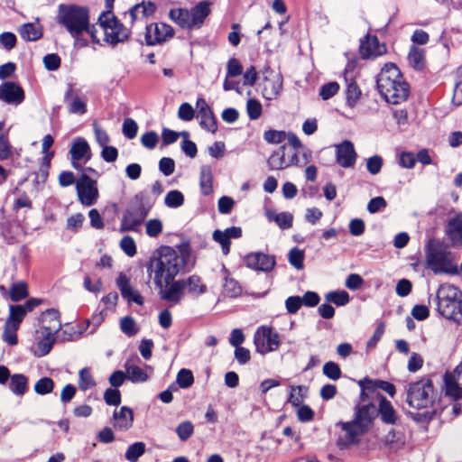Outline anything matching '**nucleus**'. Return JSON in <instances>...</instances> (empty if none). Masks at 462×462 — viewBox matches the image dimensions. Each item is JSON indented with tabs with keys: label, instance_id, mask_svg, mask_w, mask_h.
Wrapping results in <instances>:
<instances>
[{
	"label": "nucleus",
	"instance_id": "f257e3e1",
	"mask_svg": "<svg viewBox=\"0 0 462 462\" xmlns=\"http://www.w3.org/2000/svg\"><path fill=\"white\" fill-rule=\"evenodd\" d=\"M158 254V257L151 260L147 271L153 273V282L162 300L177 305L182 300L186 292L194 298L207 292L206 283L197 274L174 280L185 269L189 261L188 245L180 247L179 252L170 246H163Z\"/></svg>",
	"mask_w": 462,
	"mask_h": 462
},
{
	"label": "nucleus",
	"instance_id": "f03ea898",
	"mask_svg": "<svg viewBox=\"0 0 462 462\" xmlns=\"http://www.w3.org/2000/svg\"><path fill=\"white\" fill-rule=\"evenodd\" d=\"M376 84L380 95L387 103L397 105L405 101L409 96V85L393 63L383 66L377 77Z\"/></svg>",
	"mask_w": 462,
	"mask_h": 462
},
{
	"label": "nucleus",
	"instance_id": "7ed1b4c3",
	"mask_svg": "<svg viewBox=\"0 0 462 462\" xmlns=\"http://www.w3.org/2000/svg\"><path fill=\"white\" fill-rule=\"evenodd\" d=\"M376 416V406L373 402L356 404L353 420L337 423V426L346 433L345 445L358 443V438L368 432Z\"/></svg>",
	"mask_w": 462,
	"mask_h": 462
},
{
	"label": "nucleus",
	"instance_id": "20e7f679",
	"mask_svg": "<svg viewBox=\"0 0 462 462\" xmlns=\"http://www.w3.org/2000/svg\"><path fill=\"white\" fill-rule=\"evenodd\" d=\"M426 267L434 274H458L456 255L442 243L430 239L425 246Z\"/></svg>",
	"mask_w": 462,
	"mask_h": 462
},
{
	"label": "nucleus",
	"instance_id": "39448f33",
	"mask_svg": "<svg viewBox=\"0 0 462 462\" xmlns=\"http://www.w3.org/2000/svg\"><path fill=\"white\" fill-rule=\"evenodd\" d=\"M57 23L74 38L75 45L84 47L83 34L87 32V9L76 5L60 4L58 6Z\"/></svg>",
	"mask_w": 462,
	"mask_h": 462
},
{
	"label": "nucleus",
	"instance_id": "423d86ee",
	"mask_svg": "<svg viewBox=\"0 0 462 462\" xmlns=\"http://www.w3.org/2000/svg\"><path fill=\"white\" fill-rule=\"evenodd\" d=\"M438 310L448 319L462 324V291L453 284L445 283L437 291Z\"/></svg>",
	"mask_w": 462,
	"mask_h": 462
},
{
	"label": "nucleus",
	"instance_id": "0eeeda50",
	"mask_svg": "<svg viewBox=\"0 0 462 462\" xmlns=\"http://www.w3.org/2000/svg\"><path fill=\"white\" fill-rule=\"evenodd\" d=\"M97 24L104 32L103 41L113 47L127 42L131 36V30L111 10L102 12Z\"/></svg>",
	"mask_w": 462,
	"mask_h": 462
},
{
	"label": "nucleus",
	"instance_id": "6e6552de",
	"mask_svg": "<svg viewBox=\"0 0 462 462\" xmlns=\"http://www.w3.org/2000/svg\"><path fill=\"white\" fill-rule=\"evenodd\" d=\"M152 206L143 194H137L131 200L123 215L120 231H134L143 224Z\"/></svg>",
	"mask_w": 462,
	"mask_h": 462
},
{
	"label": "nucleus",
	"instance_id": "1a4fd4ad",
	"mask_svg": "<svg viewBox=\"0 0 462 462\" xmlns=\"http://www.w3.org/2000/svg\"><path fill=\"white\" fill-rule=\"evenodd\" d=\"M69 153L71 155L72 166L82 171L76 182V187L80 202L83 205H87V173L83 170L85 162H81L87 154V141L84 138L74 140Z\"/></svg>",
	"mask_w": 462,
	"mask_h": 462
},
{
	"label": "nucleus",
	"instance_id": "9d476101",
	"mask_svg": "<svg viewBox=\"0 0 462 462\" xmlns=\"http://www.w3.org/2000/svg\"><path fill=\"white\" fill-rule=\"evenodd\" d=\"M406 402L410 407L420 410L433 403V384L430 379L411 383L407 388Z\"/></svg>",
	"mask_w": 462,
	"mask_h": 462
},
{
	"label": "nucleus",
	"instance_id": "9b49d317",
	"mask_svg": "<svg viewBox=\"0 0 462 462\" xmlns=\"http://www.w3.org/2000/svg\"><path fill=\"white\" fill-rule=\"evenodd\" d=\"M254 344L261 355L275 351L280 346V336L271 327L262 326L254 335Z\"/></svg>",
	"mask_w": 462,
	"mask_h": 462
},
{
	"label": "nucleus",
	"instance_id": "f8f14e48",
	"mask_svg": "<svg viewBox=\"0 0 462 462\" xmlns=\"http://www.w3.org/2000/svg\"><path fill=\"white\" fill-rule=\"evenodd\" d=\"M175 31L165 23H151L145 28V43L148 46L161 45L174 37Z\"/></svg>",
	"mask_w": 462,
	"mask_h": 462
},
{
	"label": "nucleus",
	"instance_id": "ddd939ff",
	"mask_svg": "<svg viewBox=\"0 0 462 462\" xmlns=\"http://www.w3.org/2000/svg\"><path fill=\"white\" fill-rule=\"evenodd\" d=\"M445 394L454 400L462 398V361L453 372L444 375Z\"/></svg>",
	"mask_w": 462,
	"mask_h": 462
},
{
	"label": "nucleus",
	"instance_id": "4468645a",
	"mask_svg": "<svg viewBox=\"0 0 462 462\" xmlns=\"http://www.w3.org/2000/svg\"><path fill=\"white\" fill-rule=\"evenodd\" d=\"M336 162L345 169L354 168L357 160V153L351 141L345 140L335 145Z\"/></svg>",
	"mask_w": 462,
	"mask_h": 462
},
{
	"label": "nucleus",
	"instance_id": "2eb2a0df",
	"mask_svg": "<svg viewBox=\"0 0 462 462\" xmlns=\"http://www.w3.org/2000/svg\"><path fill=\"white\" fill-rule=\"evenodd\" d=\"M262 86V95L267 100L275 99L282 88L281 74L272 70L265 72Z\"/></svg>",
	"mask_w": 462,
	"mask_h": 462
},
{
	"label": "nucleus",
	"instance_id": "dca6fc26",
	"mask_svg": "<svg viewBox=\"0 0 462 462\" xmlns=\"http://www.w3.org/2000/svg\"><path fill=\"white\" fill-rule=\"evenodd\" d=\"M376 399L378 401L376 413L381 421L386 425H396L400 416L392 402L381 393L376 394Z\"/></svg>",
	"mask_w": 462,
	"mask_h": 462
},
{
	"label": "nucleus",
	"instance_id": "f3484780",
	"mask_svg": "<svg viewBox=\"0 0 462 462\" xmlns=\"http://www.w3.org/2000/svg\"><path fill=\"white\" fill-rule=\"evenodd\" d=\"M286 145L280 146L269 157L267 163L270 170H282L291 165H298L300 162L298 154L294 152L290 158L285 157Z\"/></svg>",
	"mask_w": 462,
	"mask_h": 462
},
{
	"label": "nucleus",
	"instance_id": "a211bd4d",
	"mask_svg": "<svg viewBox=\"0 0 462 462\" xmlns=\"http://www.w3.org/2000/svg\"><path fill=\"white\" fill-rule=\"evenodd\" d=\"M55 342V334L38 328L34 335V344L32 350L36 356H46Z\"/></svg>",
	"mask_w": 462,
	"mask_h": 462
},
{
	"label": "nucleus",
	"instance_id": "6ab92c4d",
	"mask_svg": "<svg viewBox=\"0 0 462 462\" xmlns=\"http://www.w3.org/2000/svg\"><path fill=\"white\" fill-rule=\"evenodd\" d=\"M0 100L17 106L24 100V92L16 83L6 81L0 85Z\"/></svg>",
	"mask_w": 462,
	"mask_h": 462
},
{
	"label": "nucleus",
	"instance_id": "aec40b11",
	"mask_svg": "<svg viewBox=\"0 0 462 462\" xmlns=\"http://www.w3.org/2000/svg\"><path fill=\"white\" fill-rule=\"evenodd\" d=\"M359 51L363 59H370L385 53L386 48L380 44L376 36L367 34L360 42Z\"/></svg>",
	"mask_w": 462,
	"mask_h": 462
},
{
	"label": "nucleus",
	"instance_id": "412c9836",
	"mask_svg": "<svg viewBox=\"0 0 462 462\" xmlns=\"http://www.w3.org/2000/svg\"><path fill=\"white\" fill-rule=\"evenodd\" d=\"M275 263L274 256L263 253H252L245 257L247 267L262 272L272 271L275 266Z\"/></svg>",
	"mask_w": 462,
	"mask_h": 462
},
{
	"label": "nucleus",
	"instance_id": "4be33fe9",
	"mask_svg": "<svg viewBox=\"0 0 462 462\" xmlns=\"http://www.w3.org/2000/svg\"><path fill=\"white\" fill-rule=\"evenodd\" d=\"M116 285L119 289L121 295L128 302H134L142 306L144 303L143 297L141 293L134 290L130 283V279L123 273H121L116 279Z\"/></svg>",
	"mask_w": 462,
	"mask_h": 462
},
{
	"label": "nucleus",
	"instance_id": "5701e85b",
	"mask_svg": "<svg viewBox=\"0 0 462 462\" xmlns=\"http://www.w3.org/2000/svg\"><path fill=\"white\" fill-rule=\"evenodd\" d=\"M23 312L14 313L13 315L9 313V316L5 323L4 333H3V340L6 342L10 346H15L18 342L17 339V330L20 328L22 323L21 317Z\"/></svg>",
	"mask_w": 462,
	"mask_h": 462
},
{
	"label": "nucleus",
	"instance_id": "b1692460",
	"mask_svg": "<svg viewBox=\"0 0 462 462\" xmlns=\"http://www.w3.org/2000/svg\"><path fill=\"white\" fill-rule=\"evenodd\" d=\"M210 14V4L208 1H202L197 5L189 9V30L199 29L204 23L205 19Z\"/></svg>",
	"mask_w": 462,
	"mask_h": 462
},
{
	"label": "nucleus",
	"instance_id": "393cba45",
	"mask_svg": "<svg viewBox=\"0 0 462 462\" xmlns=\"http://www.w3.org/2000/svg\"><path fill=\"white\" fill-rule=\"evenodd\" d=\"M445 234L452 246H462V214H458L448 220Z\"/></svg>",
	"mask_w": 462,
	"mask_h": 462
},
{
	"label": "nucleus",
	"instance_id": "a878e982",
	"mask_svg": "<svg viewBox=\"0 0 462 462\" xmlns=\"http://www.w3.org/2000/svg\"><path fill=\"white\" fill-rule=\"evenodd\" d=\"M156 9V5L151 1L134 5L128 10L131 25L133 26L134 23L139 20L152 16Z\"/></svg>",
	"mask_w": 462,
	"mask_h": 462
},
{
	"label": "nucleus",
	"instance_id": "bb28decb",
	"mask_svg": "<svg viewBox=\"0 0 462 462\" xmlns=\"http://www.w3.org/2000/svg\"><path fill=\"white\" fill-rule=\"evenodd\" d=\"M134 421V413L132 409L123 406L119 411H115L113 414V426L116 430L125 431L132 427Z\"/></svg>",
	"mask_w": 462,
	"mask_h": 462
},
{
	"label": "nucleus",
	"instance_id": "cd10ccee",
	"mask_svg": "<svg viewBox=\"0 0 462 462\" xmlns=\"http://www.w3.org/2000/svg\"><path fill=\"white\" fill-rule=\"evenodd\" d=\"M40 328L56 334L61 328L58 310L50 309L44 311L41 317Z\"/></svg>",
	"mask_w": 462,
	"mask_h": 462
},
{
	"label": "nucleus",
	"instance_id": "c85d7f7f",
	"mask_svg": "<svg viewBox=\"0 0 462 462\" xmlns=\"http://www.w3.org/2000/svg\"><path fill=\"white\" fill-rule=\"evenodd\" d=\"M268 221L274 222L281 229H289L292 226L293 216L290 212L277 213L273 210L266 212Z\"/></svg>",
	"mask_w": 462,
	"mask_h": 462
},
{
	"label": "nucleus",
	"instance_id": "c756f323",
	"mask_svg": "<svg viewBox=\"0 0 462 462\" xmlns=\"http://www.w3.org/2000/svg\"><path fill=\"white\" fill-rule=\"evenodd\" d=\"M66 101L69 104V112L73 114L82 115L85 113V104L80 99L79 93L72 88H69L66 95Z\"/></svg>",
	"mask_w": 462,
	"mask_h": 462
},
{
	"label": "nucleus",
	"instance_id": "7c9ffc66",
	"mask_svg": "<svg viewBox=\"0 0 462 462\" xmlns=\"http://www.w3.org/2000/svg\"><path fill=\"white\" fill-rule=\"evenodd\" d=\"M384 442L391 450H398L404 447L406 439L402 432L391 430L385 435Z\"/></svg>",
	"mask_w": 462,
	"mask_h": 462
},
{
	"label": "nucleus",
	"instance_id": "2f4dec72",
	"mask_svg": "<svg viewBox=\"0 0 462 462\" xmlns=\"http://www.w3.org/2000/svg\"><path fill=\"white\" fill-rule=\"evenodd\" d=\"M199 186L203 195H209L212 190V170L209 165H203L200 168Z\"/></svg>",
	"mask_w": 462,
	"mask_h": 462
},
{
	"label": "nucleus",
	"instance_id": "473e14b6",
	"mask_svg": "<svg viewBox=\"0 0 462 462\" xmlns=\"http://www.w3.org/2000/svg\"><path fill=\"white\" fill-rule=\"evenodd\" d=\"M19 33L25 41H37L42 35V28L37 23H26L19 29Z\"/></svg>",
	"mask_w": 462,
	"mask_h": 462
},
{
	"label": "nucleus",
	"instance_id": "72a5a7b5",
	"mask_svg": "<svg viewBox=\"0 0 462 462\" xmlns=\"http://www.w3.org/2000/svg\"><path fill=\"white\" fill-rule=\"evenodd\" d=\"M198 116L200 118L199 125L211 133H216L217 131V118L212 111V109H208L204 113H198Z\"/></svg>",
	"mask_w": 462,
	"mask_h": 462
},
{
	"label": "nucleus",
	"instance_id": "f704fd0d",
	"mask_svg": "<svg viewBox=\"0 0 462 462\" xmlns=\"http://www.w3.org/2000/svg\"><path fill=\"white\" fill-rule=\"evenodd\" d=\"M9 389L16 395H23L27 391V378L21 374L12 375Z\"/></svg>",
	"mask_w": 462,
	"mask_h": 462
},
{
	"label": "nucleus",
	"instance_id": "c9c22d12",
	"mask_svg": "<svg viewBox=\"0 0 462 462\" xmlns=\"http://www.w3.org/2000/svg\"><path fill=\"white\" fill-rule=\"evenodd\" d=\"M169 17L183 29L189 27V9L177 8L171 9L169 12Z\"/></svg>",
	"mask_w": 462,
	"mask_h": 462
},
{
	"label": "nucleus",
	"instance_id": "e433bc0d",
	"mask_svg": "<svg viewBox=\"0 0 462 462\" xmlns=\"http://www.w3.org/2000/svg\"><path fill=\"white\" fill-rule=\"evenodd\" d=\"M369 383L370 385L367 387L368 389H373L374 392L377 389H381L386 393H388L392 398L394 397L396 393V388L394 384L389 383L387 381L380 380V379H369L367 377L365 378V383Z\"/></svg>",
	"mask_w": 462,
	"mask_h": 462
},
{
	"label": "nucleus",
	"instance_id": "4c0bfd02",
	"mask_svg": "<svg viewBox=\"0 0 462 462\" xmlns=\"http://www.w3.org/2000/svg\"><path fill=\"white\" fill-rule=\"evenodd\" d=\"M223 272L225 273V283L223 285L224 293L231 298H236L241 294L242 289L238 282L233 279L228 277L227 270L224 267Z\"/></svg>",
	"mask_w": 462,
	"mask_h": 462
},
{
	"label": "nucleus",
	"instance_id": "58836bf2",
	"mask_svg": "<svg viewBox=\"0 0 462 462\" xmlns=\"http://www.w3.org/2000/svg\"><path fill=\"white\" fill-rule=\"evenodd\" d=\"M126 377L133 383H143L148 379L147 374L139 366L125 364Z\"/></svg>",
	"mask_w": 462,
	"mask_h": 462
},
{
	"label": "nucleus",
	"instance_id": "ea45409f",
	"mask_svg": "<svg viewBox=\"0 0 462 462\" xmlns=\"http://www.w3.org/2000/svg\"><path fill=\"white\" fill-rule=\"evenodd\" d=\"M424 57L425 51L423 49L411 46L408 54V60L415 69H421L424 67Z\"/></svg>",
	"mask_w": 462,
	"mask_h": 462
},
{
	"label": "nucleus",
	"instance_id": "a19ab883",
	"mask_svg": "<svg viewBox=\"0 0 462 462\" xmlns=\"http://www.w3.org/2000/svg\"><path fill=\"white\" fill-rule=\"evenodd\" d=\"M346 85V103L350 107H353L356 106L357 101L359 100L361 97V90L357 84L353 81H347Z\"/></svg>",
	"mask_w": 462,
	"mask_h": 462
},
{
	"label": "nucleus",
	"instance_id": "79ce46f5",
	"mask_svg": "<svg viewBox=\"0 0 462 462\" xmlns=\"http://www.w3.org/2000/svg\"><path fill=\"white\" fill-rule=\"evenodd\" d=\"M144 452L145 444L143 442H135L127 448L125 457L129 462H137Z\"/></svg>",
	"mask_w": 462,
	"mask_h": 462
},
{
	"label": "nucleus",
	"instance_id": "37998d69",
	"mask_svg": "<svg viewBox=\"0 0 462 462\" xmlns=\"http://www.w3.org/2000/svg\"><path fill=\"white\" fill-rule=\"evenodd\" d=\"M13 301H19L28 296V287L23 282L14 283L9 292Z\"/></svg>",
	"mask_w": 462,
	"mask_h": 462
},
{
	"label": "nucleus",
	"instance_id": "c03bdc74",
	"mask_svg": "<svg viewBox=\"0 0 462 462\" xmlns=\"http://www.w3.org/2000/svg\"><path fill=\"white\" fill-rule=\"evenodd\" d=\"M288 261L297 270H302L304 267V252L298 247H293L288 254Z\"/></svg>",
	"mask_w": 462,
	"mask_h": 462
},
{
	"label": "nucleus",
	"instance_id": "a18cd8bd",
	"mask_svg": "<svg viewBox=\"0 0 462 462\" xmlns=\"http://www.w3.org/2000/svg\"><path fill=\"white\" fill-rule=\"evenodd\" d=\"M303 392H307V387L303 385L291 386L288 402L292 406L300 407L305 398Z\"/></svg>",
	"mask_w": 462,
	"mask_h": 462
},
{
	"label": "nucleus",
	"instance_id": "49530a36",
	"mask_svg": "<svg viewBox=\"0 0 462 462\" xmlns=\"http://www.w3.org/2000/svg\"><path fill=\"white\" fill-rule=\"evenodd\" d=\"M325 298L327 301L332 302L337 306H345L350 300L349 294L345 291H329Z\"/></svg>",
	"mask_w": 462,
	"mask_h": 462
},
{
	"label": "nucleus",
	"instance_id": "de8ad7c7",
	"mask_svg": "<svg viewBox=\"0 0 462 462\" xmlns=\"http://www.w3.org/2000/svg\"><path fill=\"white\" fill-rule=\"evenodd\" d=\"M164 203L168 208H179L184 203V196L179 190H171L166 194Z\"/></svg>",
	"mask_w": 462,
	"mask_h": 462
},
{
	"label": "nucleus",
	"instance_id": "09e8293b",
	"mask_svg": "<svg viewBox=\"0 0 462 462\" xmlns=\"http://www.w3.org/2000/svg\"><path fill=\"white\" fill-rule=\"evenodd\" d=\"M54 382L50 377H43L34 384V391L41 395L48 394L53 391Z\"/></svg>",
	"mask_w": 462,
	"mask_h": 462
},
{
	"label": "nucleus",
	"instance_id": "8fccbe9b",
	"mask_svg": "<svg viewBox=\"0 0 462 462\" xmlns=\"http://www.w3.org/2000/svg\"><path fill=\"white\" fill-rule=\"evenodd\" d=\"M176 382L180 388L186 389L194 383L192 372L189 369H180L177 374Z\"/></svg>",
	"mask_w": 462,
	"mask_h": 462
},
{
	"label": "nucleus",
	"instance_id": "3c124183",
	"mask_svg": "<svg viewBox=\"0 0 462 462\" xmlns=\"http://www.w3.org/2000/svg\"><path fill=\"white\" fill-rule=\"evenodd\" d=\"M262 111H263L262 105L257 99L250 98L247 100L246 112H247L248 117L251 120L258 119L262 115Z\"/></svg>",
	"mask_w": 462,
	"mask_h": 462
},
{
	"label": "nucleus",
	"instance_id": "603ef678",
	"mask_svg": "<svg viewBox=\"0 0 462 462\" xmlns=\"http://www.w3.org/2000/svg\"><path fill=\"white\" fill-rule=\"evenodd\" d=\"M193 432L194 426L189 420L182 421L176 428V433L181 441H186L189 439L192 436Z\"/></svg>",
	"mask_w": 462,
	"mask_h": 462
},
{
	"label": "nucleus",
	"instance_id": "864d4df0",
	"mask_svg": "<svg viewBox=\"0 0 462 462\" xmlns=\"http://www.w3.org/2000/svg\"><path fill=\"white\" fill-rule=\"evenodd\" d=\"M323 374L334 381L338 380L342 375L339 365L332 361H328L323 365Z\"/></svg>",
	"mask_w": 462,
	"mask_h": 462
},
{
	"label": "nucleus",
	"instance_id": "5fc2aeb1",
	"mask_svg": "<svg viewBox=\"0 0 462 462\" xmlns=\"http://www.w3.org/2000/svg\"><path fill=\"white\" fill-rule=\"evenodd\" d=\"M212 237L214 241L217 242L221 245L222 253L227 255L230 252L231 241L224 235L222 230L217 229L213 232Z\"/></svg>",
	"mask_w": 462,
	"mask_h": 462
},
{
	"label": "nucleus",
	"instance_id": "6e6d98bb",
	"mask_svg": "<svg viewBox=\"0 0 462 462\" xmlns=\"http://www.w3.org/2000/svg\"><path fill=\"white\" fill-rule=\"evenodd\" d=\"M287 134L284 131L268 130L263 134L264 140L273 144H278L286 139Z\"/></svg>",
	"mask_w": 462,
	"mask_h": 462
},
{
	"label": "nucleus",
	"instance_id": "4d7b16f0",
	"mask_svg": "<svg viewBox=\"0 0 462 462\" xmlns=\"http://www.w3.org/2000/svg\"><path fill=\"white\" fill-rule=\"evenodd\" d=\"M120 328L129 337L135 335L138 331L134 319L130 316H126L121 319Z\"/></svg>",
	"mask_w": 462,
	"mask_h": 462
},
{
	"label": "nucleus",
	"instance_id": "13d9d810",
	"mask_svg": "<svg viewBox=\"0 0 462 462\" xmlns=\"http://www.w3.org/2000/svg\"><path fill=\"white\" fill-rule=\"evenodd\" d=\"M138 131L136 122L132 118H125L123 123L122 132L123 134L128 139H134Z\"/></svg>",
	"mask_w": 462,
	"mask_h": 462
},
{
	"label": "nucleus",
	"instance_id": "bf43d9fd",
	"mask_svg": "<svg viewBox=\"0 0 462 462\" xmlns=\"http://www.w3.org/2000/svg\"><path fill=\"white\" fill-rule=\"evenodd\" d=\"M104 400L107 405L118 406L121 403L120 391L115 388H108L104 393Z\"/></svg>",
	"mask_w": 462,
	"mask_h": 462
},
{
	"label": "nucleus",
	"instance_id": "052dcab7",
	"mask_svg": "<svg viewBox=\"0 0 462 462\" xmlns=\"http://www.w3.org/2000/svg\"><path fill=\"white\" fill-rule=\"evenodd\" d=\"M120 247L124 253L130 257H133L136 254L135 242L129 236H125L121 239Z\"/></svg>",
	"mask_w": 462,
	"mask_h": 462
},
{
	"label": "nucleus",
	"instance_id": "680f3d73",
	"mask_svg": "<svg viewBox=\"0 0 462 462\" xmlns=\"http://www.w3.org/2000/svg\"><path fill=\"white\" fill-rule=\"evenodd\" d=\"M159 142V136L154 131L144 133L141 136V143L147 149H154Z\"/></svg>",
	"mask_w": 462,
	"mask_h": 462
},
{
	"label": "nucleus",
	"instance_id": "e2e57ef3",
	"mask_svg": "<svg viewBox=\"0 0 462 462\" xmlns=\"http://www.w3.org/2000/svg\"><path fill=\"white\" fill-rule=\"evenodd\" d=\"M243 73V66L240 61L236 58H231L227 61L226 77L233 78L239 76Z\"/></svg>",
	"mask_w": 462,
	"mask_h": 462
},
{
	"label": "nucleus",
	"instance_id": "0e129e2a",
	"mask_svg": "<svg viewBox=\"0 0 462 462\" xmlns=\"http://www.w3.org/2000/svg\"><path fill=\"white\" fill-rule=\"evenodd\" d=\"M383 167V159L379 155H374L367 159L366 162V169L367 171L373 174L376 175L381 171Z\"/></svg>",
	"mask_w": 462,
	"mask_h": 462
},
{
	"label": "nucleus",
	"instance_id": "69168bd1",
	"mask_svg": "<svg viewBox=\"0 0 462 462\" xmlns=\"http://www.w3.org/2000/svg\"><path fill=\"white\" fill-rule=\"evenodd\" d=\"M339 89V86L337 82H329L323 85L319 90V96L324 100H328L335 96Z\"/></svg>",
	"mask_w": 462,
	"mask_h": 462
},
{
	"label": "nucleus",
	"instance_id": "338daca9",
	"mask_svg": "<svg viewBox=\"0 0 462 462\" xmlns=\"http://www.w3.org/2000/svg\"><path fill=\"white\" fill-rule=\"evenodd\" d=\"M145 228L150 237H156L162 231V223L159 219H151L146 223Z\"/></svg>",
	"mask_w": 462,
	"mask_h": 462
},
{
	"label": "nucleus",
	"instance_id": "774afa93",
	"mask_svg": "<svg viewBox=\"0 0 462 462\" xmlns=\"http://www.w3.org/2000/svg\"><path fill=\"white\" fill-rule=\"evenodd\" d=\"M195 111L189 103H182L178 110V117L182 121H191L194 118Z\"/></svg>",
	"mask_w": 462,
	"mask_h": 462
}]
</instances>
